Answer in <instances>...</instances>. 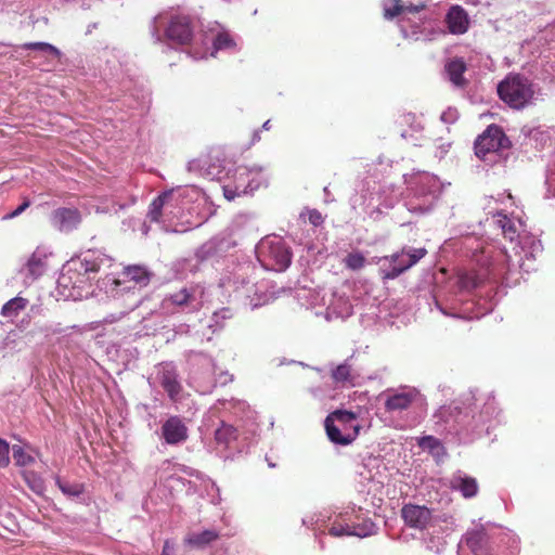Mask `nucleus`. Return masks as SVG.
<instances>
[{
  "label": "nucleus",
  "mask_w": 555,
  "mask_h": 555,
  "mask_svg": "<svg viewBox=\"0 0 555 555\" xmlns=\"http://www.w3.org/2000/svg\"><path fill=\"white\" fill-rule=\"evenodd\" d=\"M165 27V36L168 40L178 44H188L191 42L194 29L195 18L184 12L165 11L156 15L151 25V34L156 41H162L160 28Z\"/></svg>",
  "instance_id": "obj_1"
},
{
  "label": "nucleus",
  "mask_w": 555,
  "mask_h": 555,
  "mask_svg": "<svg viewBox=\"0 0 555 555\" xmlns=\"http://www.w3.org/2000/svg\"><path fill=\"white\" fill-rule=\"evenodd\" d=\"M500 99L508 106L521 109L534 100V86L526 77L515 74L508 75L498 85Z\"/></svg>",
  "instance_id": "obj_2"
},
{
  "label": "nucleus",
  "mask_w": 555,
  "mask_h": 555,
  "mask_svg": "<svg viewBox=\"0 0 555 555\" xmlns=\"http://www.w3.org/2000/svg\"><path fill=\"white\" fill-rule=\"evenodd\" d=\"M324 426L330 441L340 446H348L353 442L361 429V426L357 423V415L341 410L331 413L325 418Z\"/></svg>",
  "instance_id": "obj_3"
},
{
  "label": "nucleus",
  "mask_w": 555,
  "mask_h": 555,
  "mask_svg": "<svg viewBox=\"0 0 555 555\" xmlns=\"http://www.w3.org/2000/svg\"><path fill=\"white\" fill-rule=\"evenodd\" d=\"M151 272L143 266H128L120 272L119 278L115 279L113 284L114 296L121 292H130L137 285L140 287L146 286L151 281Z\"/></svg>",
  "instance_id": "obj_4"
},
{
  "label": "nucleus",
  "mask_w": 555,
  "mask_h": 555,
  "mask_svg": "<svg viewBox=\"0 0 555 555\" xmlns=\"http://www.w3.org/2000/svg\"><path fill=\"white\" fill-rule=\"evenodd\" d=\"M384 406L387 412H397L409 410L416 401L421 399L420 391L414 387L403 386L397 389H387Z\"/></svg>",
  "instance_id": "obj_5"
},
{
  "label": "nucleus",
  "mask_w": 555,
  "mask_h": 555,
  "mask_svg": "<svg viewBox=\"0 0 555 555\" xmlns=\"http://www.w3.org/2000/svg\"><path fill=\"white\" fill-rule=\"evenodd\" d=\"M401 517L410 528L424 530L433 515L428 507L409 503L401 508Z\"/></svg>",
  "instance_id": "obj_6"
},
{
  "label": "nucleus",
  "mask_w": 555,
  "mask_h": 555,
  "mask_svg": "<svg viewBox=\"0 0 555 555\" xmlns=\"http://www.w3.org/2000/svg\"><path fill=\"white\" fill-rule=\"evenodd\" d=\"M81 214L77 208L61 207L51 214L52 224L61 232H70L81 223Z\"/></svg>",
  "instance_id": "obj_7"
},
{
  "label": "nucleus",
  "mask_w": 555,
  "mask_h": 555,
  "mask_svg": "<svg viewBox=\"0 0 555 555\" xmlns=\"http://www.w3.org/2000/svg\"><path fill=\"white\" fill-rule=\"evenodd\" d=\"M159 383L164 390L167 392L171 401H178L182 391V385L179 382V375L176 367L171 364H160Z\"/></svg>",
  "instance_id": "obj_8"
},
{
  "label": "nucleus",
  "mask_w": 555,
  "mask_h": 555,
  "mask_svg": "<svg viewBox=\"0 0 555 555\" xmlns=\"http://www.w3.org/2000/svg\"><path fill=\"white\" fill-rule=\"evenodd\" d=\"M162 435L168 444H178L188 439V427L179 416H170L162 426Z\"/></svg>",
  "instance_id": "obj_9"
},
{
  "label": "nucleus",
  "mask_w": 555,
  "mask_h": 555,
  "mask_svg": "<svg viewBox=\"0 0 555 555\" xmlns=\"http://www.w3.org/2000/svg\"><path fill=\"white\" fill-rule=\"evenodd\" d=\"M268 257L273 261L276 271H283L291 264L292 253L281 240L268 243Z\"/></svg>",
  "instance_id": "obj_10"
},
{
  "label": "nucleus",
  "mask_w": 555,
  "mask_h": 555,
  "mask_svg": "<svg viewBox=\"0 0 555 555\" xmlns=\"http://www.w3.org/2000/svg\"><path fill=\"white\" fill-rule=\"evenodd\" d=\"M446 23L451 34L463 35L468 30L469 17L462 7L453 5L447 13Z\"/></svg>",
  "instance_id": "obj_11"
},
{
  "label": "nucleus",
  "mask_w": 555,
  "mask_h": 555,
  "mask_svg": "<svg viewBox=\"0 0 555 555\" xmlns=\"http://www.w3.org/2000/svg\"><path fill=\"white\" fill-rule=\"evenodd\" d=\"M450 488L460 491L465 499L476 496L478 493V482L476 478L457 473L450 479Z\"/></svg>",
  "instance_id": "obj_12"
},
{
  "label": "nucleus",
  "mask_w": 555,
  "mask_h": 555,
  "mask_svg": "<svg viewBox=\"0 0 555 555\" xmlns=\"http://www.w3.org/2000/svg\"><path fill=\"white\" fill-rule=\"evenodd\" d=\"M512 141H475V154L482 160L493 162L501 149H509Z\"/></svg>",
  "instance_id": "obj_13"
},
{
  "label": "nucleus",
  "mask_w": 555,
  "mask_h": 555,
  "mask_svg": "<svg viewBox=\"0 0 555 555\" xmlns=\"http://www.w3.org/2000/svg\"><path fill=\"white\" fill-rule=\"evenodd\" d=\"M220 533L215 529H206L198 533H190L184 538V543L192 548H204L217 541Z\"/></svg>",
  "instance_id": "obj_14"
},
{
  "label": "nucleus",
  "mask_w": 555,
  "mask_h": 555,
  "mask_svg": "<svg viewBox=\"0 0 555 555\" xmlns=\"http://www.w3.org/2000/svg\"><path fill=\"white\" fill-rule=\"evenodd\" d=\"M173 197V189L167 190L159 194L150 205L147 217L152 222H160L163 209L171 202Z\"/></svg>",
  "instance_id": "obj_15"
},
{
  "label": "nucleus",
  "mask_w": 555,
  "mask_h": 555,
  "mask_svg": "<svg viewBox=\"0 0 555 555\" xmlns=\"http://www.w3.org/2000/svg\"><path fill=\"white\" fill-rule=\"evenodd\" d=\"M465 70L466 64L462 59L451 60L446 65V72L448 74L449 80L455 87H464L466 85V80L463 76Z\"/></svg>",
  "instance_id": "obj_16"
},
{
  "label": "nucleus",
  "mask_w": 555,
  "mask_h": 555,
  "mask_svg": "<svg viewBox=\"0 0 555 555\" xmlns=\"http://www.w3.org/2000/svg\"><path fill=\"white\" fill-rule=\"evenodd\" d=\"M521 134L530 139H552L555 137V128L547 125L530 122L521 128Z\"/></svg>",
  "instance_id": "obj_17"
},
{
  "label": "nucleus",
  "mask_w": 555,
  "mask_h": 555,
  "mask_svg": "<svg viewBox=\"0 0 555 555\" xmlns=\"http://www.w3.org/2000/svg\"><path fill=\"white\" fill-rule=\"evenodd\" d=\"M194 299V292L183 287L178 292H175L166 296L162 302L164 309H168L170 306L185 307Z\"/></svg>",
  "instance_id": "obj_18"
},
{
  "label": "nucleus",
  "mask_w": 555,
  "mask_h": 555,
  "mask_svg": "<svg viewBox=\"0 0 555 555\" xmlns=\"http://www.w3.org/2000/svg\"><path fill=\"white\" fill-rule=\"evenodd\" d=\"M427 254L426 248H402L401 251L390 256L391 262H397L400 258L406 257V262L403 263L405 270H409L416 264Z\"/></svg>",
  "instance_id": "obj_19"
},
{
  "label": "nucleus",
  "mask_w": 555,
  "mask_h": 555,
  "mask_svg": "<svg viewBox=\"0 0 555 555\" xmlns=\"http://www.w3.org/2000/svg\"><path fill=\"white\" fill-rule=\"evenodd\" d=\"M27 305L28 300L26 298L20 296L14 297L2 306L1 314L4 318L14 319L20 314L21 311L26 309Z\"/></svg>",
  "instance_id": "obj_20"
},
{
  "label": "nucleus",
  "mask_w": 555,
  "mask_h": 555,
  "mask_svg": "<svg viewBox=\"0 0 555 555\" xmlns=\"http://www.w3.org/2000/svg\"><path fill=\"white\" fill-rule=\"evenodd\" d=\"M344 263L346 266V268L352 270V271H357V270H360L362 269L365 263H366V259L364 257V255L360 251H352V253H349L345 258H344Z\"/></svg>",
  "instance_id": "obj_21"
},
{
  "label": "nucleus",
  "mask_w": 555,
  "mask_h": 555,
  "mask_svg": "<svg viewBox=\"0 0 555 555\" xmlns=\"http://www.w3.org/2000/svg\"><path fill=\"white\" fill-rule=\"evenodd\" d=\"M236 438V429L231 425L222 424L216 433L215 439L218 443L228 444L231 440Z\"/></svg>",
  "instance_id": "obj_22"
},
{
  "label": "nucleus",
  "mask_w": 555,
  "mask_h": 555,
  "mask_svg": "<svg viewBox=\"0 0 555 555\" xmlns=\"http://www.w3.org/2000/svg\"><path fill=\"white\" fill-rule=\"evenodd\" d=\"M22 48L26 50H37L44 53H50L57 59L62 55L61 51L56 47L48 42H27L24 43Z\"/></svg>",
  "instance_id": "obj_23"
},
{
  "label": "nucleus",
  "mask_w": 555,
  "mask_h": 555,
  "mask_svg": "<svg viewBox=\"0 0 555 555\" xmlns=\"http://www.w3.org/2000/svg\"><path fill=\"white\" fill-rule=\"evenodd\" d=\"M485 278V275H480L477 273H465L460 276V284L462 288L474 289L479 287L483 283Z\"/></svg>",
  "instance_id": "obj_24"
},
{
  "label": "nucleus",
  "mask_w": 555,
  "mask_h": 555,
  "mask_svg": "<svg viewBox=\"0 0 555 555\" xmlns=\"http://www.w3.org/2000/svg\"><path fill=\"white\" fill-rule=\"evenodd\" d=\"M212 47L214 51L210 53V55H214L215 52L219 50L224 49H231L235 47V42L231 38V36L228 33H219L214 39H212Z\"/></svg>",
  "instance_id": "obj_25"
},
{
  "label": "nucleus",
  "mask_w": 555,
  "mask_h": 555,
  "mask_svg": "<svg viewBox=\"0 0 555 555\" xmlns=\"http://www.w3.org/2000/svg\"><path fill=\"white\" fill-rule=\"evenodd\" d=\"M384 16L391 20L396 16H403V4L401 0H388L384 3Z\"/></svg>",
  "instance_id": "obj_26"
},
{
  "label": "nucleus",
  "mask_w": 555,
  "mask_h": 555,
  "mask_svg": "<svg viewBox=\"0 0 555 555\" xmlns=\"http://www.w3.org/2000/svg\"><path fill=\"white\" fill-rule=\"evenodd\" d=\"M498 222L502 229L504 237L513 242L517 236V230L514 222L505 215H500Z\"/></svg>",
  "instance_id": "obj_27"
},
{
  "label": "nucleus",
  "mask_w": 555,
  "mask_h": 555,
  "mask_svg": "<svg viewBox=\"0 0 555 555\" xmlns=\"http://www.w3.org/2000/svg\"><path fill=\"white\" fill-rule=\"evenodd\" d=\"M55 482L60 490L68 496H78L83 492V487L79 483H69L60 477L55 478Z\"/></svg>",
  "instance_id": "obj_28"
},
{
  "label": "nucleus",
  "mask_w": 555,
  "mask_h": 555,
  "mask_svg": "<svg viewBox=\"0 0 555 555\" xmlns=\"http://www.w3.org/2000/svg\"><path fill=\"white\" fill-rule=\"evenodd\" d=\"M27 269L29 271V274L34 279H37L38 276L43 274L46 263L39 256L33 255L27 262Z\"/></svg>",
  "instance_id": "obj_29"
},
{
  "label": "nucleus",
  "mask_w": 555,
  "mask_h": 555,
  "mask_svg": "<svg viewBox=\"0 0 555 555\" xmlns=\"http://www.w3.org/2000/svg\"><path fill=\"white\" fill-rule=\"evenodd\" d=\"M13 460L18 466H27L35 461L34 457L20 446L13 447Z\"/></svg>",
  "instance_id": "obj_30"
},
{
  "label": "nucleus",
  "mask_w": 555,
  "mask_h": 555,
  "mask_svg": "<svg viewBox=\"0 0 555 555\" xmlns=\"http://www.w3.org/2000/svg\"><path fill=\"white\" fill-rule=\"evenodd\" d=\"M476 139H506V137L500 126L492 124L482 133L478 134Z\"/></svg>",
  "instance_id": "obj_31"
},
{
  "label": "nucleus",
  "mask_w": 555,
  "mask_h": 555,
  "mask_svg": "<svg viewBox=\"0 0 555 555\" xmlns=\"http://www.w3.org/2000/svg\"><path fill=\"white\" fill-rule=\"evenodd\" d=\"M332 377L337 383H344L350 379L351 377V366L343 363L338 365L332 373Z\"/></svg>",
  "instance_id": "obj_32"
},
{
  "label": "nucleus",
  "mask_w": 555,
  "mask_h": 555,
  "mask_svg": "<svg viewBox=\"0 0 555 555\" xmlns=\"http://www.w3.org/2000/svg\"><path fill=\"white\" fill-rule=\"evenodd\" d=\"M24 480L28 483V486L36 492L42 490V482L39 478L36 477L33 472H24L23 473Z\"/></svg>",
  "instance_id": "obj_33"
},
{
  "label": "nucleus",
  "mask_w": 555,
  "mask_h": 555,
  "mask_svg": "<svg viewBox=\"0 0 555 555\" xmlns=\"http://www.w3.org/2000/svg\"><path fill=\"white\" fill-rule=\"evenodd\" d=\"M330 534L333 537H343V535H351L353 534L352 530L349 526H345L339 522H334L330 528Z\"/></svg>",
  "instance_id": "obj_34"
},
{
  "label": "nucleus",
  "mask_w": 555,
  "mask_h": 555,
  "mask_svg": "<svg viewBox=\"0 0 555 555\" xmlns=\"http://www.w3.org/2000/svg\"><path fill=\"white\" fill-rule=\"evenodd\" d=\"M10 464V446L0 438V467H7Z\"/></svg>",
  "instance_id": "obj_35"
},
{
  "label": "nucleus",
  "mask_w": 555,
  "mask_h": 555,
  "mask_svg": "<svg viewBox=\"0 0 555 555\" xmlns=\"http://www.w3.org/2000/svg\"><path fill=\"white\" fill-rule=\"evenodd\" d=\"M439 439L435 438L434 436H424L420 439L418 446L423 449H437L440 447Z\"/></svg>",
  "instance_id": "obj_36"
},
{
  "label": "nucleus",
  "mask_w": 555,
  "mask_h": 555,
  "mask_svg": "<svg viewBox=\"0 0 555 555\" xmlns=\"http://www.w3.org/2000/svg\"><path fill=\"white\" fill-rule=\"evenodd\" d=\"M30 206V201L25 198L23 201V203L15 209L13 210L12 212L5 215L3 217L4 220H10V219H13L17 216H20L23 211H25L28 207Z\"/></svg>",
  "instance_id": "obj_37"
},
{
  "label": "nucleus",
  "mask_w": 555,
  "mask_h": 555,
  "mask_svg": "<svg viewBox=\"0 0 555 555\" xmlns=\"http://www.w3.org/2000/svg\"><path fill=\"white\" fill-rule=\"evenodd\" d=\"M405 270L403 264L400 266H393L390 271L384 273L383 279L384 280H395L399 275H401Z\"/></svg>",
  "instance_id": "obj_38"
},
{
  "label": "nucleus",
  "mask_w": 555,
  "mask_h": 555,
  "mask_svg": "<svg viewBox=\"0 0 555 555\" xmlns=\"http://www.w3.org/2000/svg\"><path fill=\"white\" fill-rule=\"evenodd\" d=\"M222 190H223V196H224L228 201H233V199H235L237 196H240V195H241V193H246L245 191H243V192H238V191H237V186L232 188V186H230V185H224V186L222 188Z\"/></svg>",
  "instance_id": "obj_39"
},
{
  "label": "nucleus",
  "mask_w": 555,
  "mask_h": 555,
  "mask_svg": "<svg viewBox=\"0 0 555 555\" xmlns=\"http://www.w3.org/2000/svg\"><path fill=\"white\" fill-rule=\"evenodd\" d=\"M309 222L311 224H313L314 227L321 225L323 223L322 214L317 209L310 210L309 211Z\"/></svg>",
  "instance_id": "obj_40"
},
{
  "label": "nucleus",
  "mask_w": 555,
  "mask_h": 555,
  "mask_svg": "<svg viewBox=\"0 0 555 555\" xmlns=\"http://www.w3.org/2000/svg\"><path fill=\"white\" fill-rule=\"evenodd\" d=\"M457 118V112L456 109L454 108H448L447 111H444L442 114H441V120L443 122H453L455 121Z\"/></svg>",
  "instance_id": "obj_41"
},
{
  "label": "nucleus",
  "mask_w": 555,
  "mask_h": 555,
  "mask_svg": "<svg viewBox=\"0 0 555 555\" xmlns=\"http://www.w3.org/2000/svg\"><path fill=\"white\" fill-rule=\"evenodd\" d=\"M425 5H403V16L402 20H405L410 14H415L422 11Z\"/></svg>",
  "instance_id": "obj_42"
},
{
  "label": "nucleus",
  "mask_w": 555,
  "mask_h": 555,
  "mask_svg": "<svg viewBox=\"0 0 555 555\" xmlns=\"http://www.w3.org/2000/svg\"><path fill=\"white\" fill-rule=\"evenodd\" d=\"M171 548H172V547L169 545V542H168V541H166V542H165V545H164V551H163V552H164V554H166V555H167V554H168V552H169Z\"/></svg>",
  "instance_id": "obj_43"
},
{
  "label": "nucleus",
  "mask_w": 555,
  "mask_h": 555,
  "mask_svg": "<svg viewBox=\"0 0 555 555\" xmlns=\"http://www.w3.org/2000/svg\"><path fill=\"white\" fill-rule=\"evenodd\" d=\"M193 56H194V59H204V57H206V53H202V54L195 53Z\"/></svg>",
  "instance_id": "obj_44"
},
{
  "label": "nucleus",
  "mask_w": 555,
  "mask_h": 555,
  "mask_svg": "<svg viewBox=\"0 0 555 555\" xmlns=\"http://www.w3.org/2000/svg\"><path fill=\"white\" fill-rule=\"evenodd\" d=\"M405 262H406V260H404L403 258H400L396 263H397V266H400V264H403Z\"/></svg>",
  "instance_id": "obj_45"
},
{
  "label": "nucleus",
  "mask_w": 555,
  "mask_h": 555,
  "mask_svg": "<svg viewBox=\"0 0 555 555\" xmlns=\"http://www.w3.org/2000/svg\"><path fill=\"white\" fill-rule=\"evenodd\" d=\"M401 31H402V34H403V36H404V37H408V36H409V35H408V33H406V30H405V28H404L403 26H401Z\"/></svg>",
  "instance_id": "obj_46"
},
{
  "label": "nucleus",
  "mask_w": 555,
  "mask_h": 555,
  "mask_svg": "<svg viewBox=\"0 0 555 555\" xmlns=\"http://www.w3.org/2000/svg\"><path fill=\"white\" fill-rule=\"evenodd\" d=\"M413 135H414L413 133H410V134H409V137H413ZM401 137H402L403 139H405V138L408 137V133L403 132V133L401 134Z\"/></svg>",
  "instance_id": "obj_47"
},
{
  "label": "nucleus",
  "mask_w": 555,
  "mask_h": 555,
  "mask_svg": "<svg viewBox=\"0 0 555 555\" xmlns=\"http://www.w3.org/2000/svg\"><path fill=\"white\" fill-rule=\"evenodd\" d=\"M269 124H270V120H267V121L263 124V128H264V129H268V128H269Z\"/></svg>",
  "instance_id": "obj_48"
},
{
  "label": "nucleus",
  "mask_w": 555,
  "mask_h": 555,
  "mask_svg": "<svg viewBox=\"0 0 555 555\" xmlns=\"http://www.w3.org/2000/svg\"><path fill=\"white\" fill-rule=\"evenodd\" d=\"M225 2H230L231 0H224Z\"/></svg>",
  "instance_id": "obj_49"
}]
</instances>
